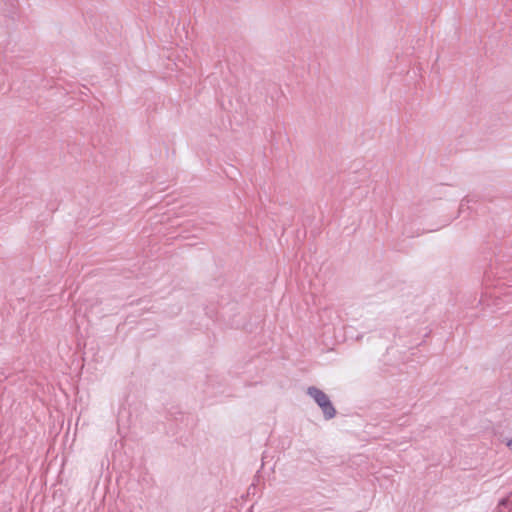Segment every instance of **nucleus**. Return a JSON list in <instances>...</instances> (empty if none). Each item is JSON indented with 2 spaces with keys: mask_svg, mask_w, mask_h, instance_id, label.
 <instances>
[{
  "mask_svg": "<svg viewBox=\"0 0 512 512\" xmlns=\"http://www.w3.org/2000/svg\"><path fill=\"white\" fill-rule=\"evenodd\" d=\"M308 394L317 402V404L322 408L323 413L326 418L331 419L335 416L336 411L332 406L328 396L321 390L316 387H310L308 389Z\"/></svg>",
  "mask_w": 512,
  "mask_h": 512,
  "instance_id": "f257e3e1",
  "label": "nucleus"
}]
</instances>
